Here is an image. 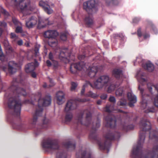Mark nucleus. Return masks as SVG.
Masks as SVG:
<instances>
[{"instance_id":"nucleus-56","label":"nucleus","mask_w":158,"mask_h":158,"mask_svg":"<svg viewBox=\"0 0 158 158\" xmlns=\"http://www.w3.org/2000/svg\"><path fill=\"white\" fill-rule=\"evenodd\" d=\"M49 59L51 60L52 62L54 60L53 56L51 52H50L49 54Z\"/></svg>"},{"instance_id":"nucleus-39","label":"nucleus","mask_w":158,"mask_h":158,"mask_svg":"<svg viewBox=\"0 0 158 158\" xmlns=\"http://www.w3.org/2000/svg\"><path fill=\"white\" fill-rule=\"evenodd\" d=\"M115 86L114 84L110 85L108 87L107 92L108 93H110L113 91L115 88Z\"/></svg>"},{"instance_id":"nucleus-32","label":"nucleus","mask_w":158,"mask_h":158,"mask_svg":"<svg viewBox=\"0 0 158 158\" xmlns=\"http://www.w3.org/2000/svg\"><path fill=\"white\" fill-rule=\"evenodd\" d=\"M56 158H66V155L63 152L59 151L56 154Z\"/></svg>"},{"instance_id":"nucleus-37","label":"nucleus","mask_w":158,"mask_h":158,"mask_svg":"<svg viewBox=\"0 0 158 158\" xmlns=\"http://www.w3.org/2000/svg\"><path fill=\"white\" fill-rule=\"evenodd\" d=\"M54 40L53 41H49L48 42L49 45L52 47H55L57 45V41L56 39H54Z\"/></svg>"},{"instance_id":"nucleus-58","label":"nucleus","mask_w":158,"mask_h":158,"mask_svg":"<svg viewBox=\"0 0 158 158\" xmlns=\"http://www.w3.org/2000/svg\"><path fill=\"white\" fill-rule=\"evenodd\" d=\"M143 36L144 39H146L149 37L150 35L148 33H145L143 34Z\"/></svg>"},{"instance_id":"nucleus-63","label":"nucleus","mask_w":158,"mask_h":158,"mask_svg":"<svg viewBox=\"0 0 158 158\" xmlns=\"http://www.w3.org/2000/svg\"><path fill=\"white\" fill-rule=\"evenodd\" d=\"M77 100L79 102H85L86 101H89V100L86 99H79Z\"/></svg>"},{"instance_id":"nucleus-61","label":"nucleus","mask_w":158,"mask_h":158,"mask_svg":"<svg viewBox=\"0 0 158 158\" xmlns=\"http://www.w3.org/2000/svg\"><path fill=\"white\" fill-rule=\"evenodd\" d=\"M121 125L123 127V128L124 129H127L128 127V124L127 123H122L121 124Z\"/></svg>"},{"instance_id":"nucleus-42","label":"nucleus","mask_w":158,"mask_h":158,"mask_svg":"<svg viewBox=\"0 0 158 158\" xmlns=\"http://www.w3.org/2000/svg\"><path fill=\"white\" fill-rule=\"evenodd\" d=\"M40 47V45L39 44L36 45L35 46V55L36 56H38L39 55V49Z\"/></svg>"},{"instance_id":"nucleus-28","label":"nucleus","mask_w":158,"mask_h":158,"mask_svg":"<svg viewBox=\"0 0 158 158\" xmlns=\"http://www.w3.org/2000/svg\"><path fill=\"white\" fill-rule=\"evenodd\" d=\"M85 22L89 26H91L94 23L92 18L90 16L85 18Z\"/></svg>"},{"instance_id":"nucleus-17","label":"nucleus","mask_w":158,"mask_h":158,"mask_svg":"<svg viewBox=\"0 0 158 158\" xmlns=\"http://www.w3.org/2000/svg\"><path fill=\"white\" fill-rule=\"evenodd\" d=\"M56 102L59 105L62 104L65 100L64 94L62 91H59L56 94Z\"/></svg>"},{"instance_id":"nucleus-52","label":"nucleus","mask_w":158,"mask_h":158,"mask_svg":"<svg viewBox=\"0 0 158 158\" xmlns=\"http://www.w3.org/2000/svg\"><path fill=\"white\" fill-rule=\"evenodd\" d=\"M12 125L14 128L18 129H20V127L22 126V124H20L18 125L15 124H12Z\"/></svg>"},{"instance_id":"nucleus-16","label":"nucleus","mask_w":158,"mask_h":158,"mask_svg":"<svg viewBox=\"0 0 158 158\" xmlns=\"http://www.w3.org/2000/svg\"><path fill=\"white\" fill-rule=\"evenodd\" d=\"M138 89L140 91V93L142 96V99L143 103H144L145 106H147V102L149 98H151V97L148 94H144V89L141 88L140 85L139 86Z\"/></svg>"},{"instance_id":"nucleus-38","label":"nucleus","mask_w":158,"mask_h":158,"mask_svg":"<svg viewBox=\"0 0 158 158\" xmlns=\"http://www.w3.org/2000/svg\"><path fill=\"white\" fill-rule=\"evenodd\" d=\"M105 111L107 112H110L114 110L113 109V106L111 105H108L106 106L104 110Z\"/></svg>"},{"instance_id":"nucleus-36","label":"nucleus","mask_w":158,"mask_h":158,"mask_svg":"<svg viewBox=\"0 0 158 158\" xmlns=\"http://www.w3.org/2000/svg\"><path fill=\"white\" fill-rule=\"evenodd\" d=\"M73 115L71 113L67 114L65 118V121L66 123L71 121Z\"/></svg>"},{"instance_id":"nucleus-54","label":"nucleus","mask_w":158,"mask_h":158,"mask_svg":"<svg viewBox=\"0 0 158 158\" xmlns=\"http://www.w3.org/2000/svg\"><path fill=\"white\" fill-rule=\"evenodd\" d=\"M96 136V134L95 131L94 132H91L89 135V138L91 139H94V136Z\"/></svg>"},{"instance_id":"nucleus-21","label":"nucleus","mask_w":158,"mask_h":158,"mask_svg":"<svg viewBox=\"0 0 158 158\" xmlns=\"http://www.w3.org/2000/svg\"><path fill=\"white\" fill-rule=\"evenodd\" d=\"M137 102L136 96L133 93L129 91V106L131 107H134V104Z\"/></svg>"},{"instance_id":"nucleus-48","label":"nucleus","mask_w":158,"mask_h":158,"mask_svg":"<svg viewBox=\"0 0 158 158\" xmlns=\"http://www.w3.org/2000/svg\"><path fill=\"white\" fill-rule=\"evenodd\" d=\"M109 101L114 103H115L116 102V100L115 97L113 96H110L109 98Z\"/></svg>"},{"instance_id":"nucleus-57","label":"nucleus","mask_w":158,"mask_h":158,"mask_svg":"<svg viewBox=\"0 0 158 158\" xmlns=\"http://www.w3.org/2000/svg\"><path fill=\"white\" fill-rule=\"evenodd\" d=\"M107 95L106 94H103L101 95L100 98L102 99H105L107 98Z\"/></svg>"},{"instance_id":"nucleus-35","label":"nucleus","mask_w":158,"mask_h":158,"mask_svg":"<svg viewBox=\"0 0 158 158\" xmlns=\"http://www.w3.org/2000/svg\"><path fill=\"white\" fill-rule=\"evenodd\" d=\"M10 37L12 40V41L15 43L19 38L18 36L16 35L14 33H10Z\"/></svg>"},{"instance_id":"nucleus-33","label":"nucleus","mask_w":158,"mask_h":158,"mask_svg":"<svg viewBox=\"0 0 158 158\" xmlns=\"http://www.w3.org/2000/svg\"><path fill=\"white\" fill-rule=\"evenodd\" d=\"M86 96L95 98H96L98 95L96 94L93 93L91 91H89L87 93Z\"/></svg>"},{"instance_id":"nucleus-43","label":"nucleus","mask_w":158,"mask_h":158,"mask_svg":"<svg viewBox=\"0 0 158 158\" xmlns=\"http://www.w3.org/2000/svg\"><path fill=\"white\" fill-rule=\"evenodd\" d=\"M12 21L13 23L15 25H19L21 24V23L19 22L17 19L13 17L12 18Z\"/></svg>"},{"instance_id":"nucleus-8","label":"nucleus","mask_w":158,"mask_h":158,"mask_svg":"<svg viewBox=\"0 0 158 158\" xmlns=\"http://www.w3.org/2000/svg\"><path fill=\"white\" fill-rule=\"evenodd\" d=\"M76 158H92L91 152L85 147L80 148L76 154Z\"/></svg>"},{"instance_id":"nucleus-59","label":"nucleus","mask_w":158,"mask_h":158,"mask_svg":"<svg viewBox=\"0 0 158 158\" xmlns=\"http://www.w3.org/2000/svg\"><path fill=\"white\" fill-rule=\"evenodd\" d=\"M49 80L50 83V84L49 85V86L51 87L55 85V83H54L53 81L50 78H49Z\"/></svg>"},{"instance_id":"nucleus-62","label":"nucleus","mask_w":158,"mask_h":158,"mask_svg":"<svg viewBox=\"0 0 158 158\" xmlns=\"http://www.w3.org/2000/svg\"><path fill=\"white\" fill-rule=\"evenodd\" d=\"M46 64L49 67H51L52 65V64L51 62L49 60H48L46 61Z\"/></svg>"},{"instance_id":"nucleus-12","label":"nucleus","mask_w":158,"mask_h":158,"mask_svg":"<svg viewBox=\"0 0 158 158\" xmlns=\"http://www.w3.org/2000/svg\"><path fill=\"white\" fill-rule=\"evenodd\" d=\"M25 21L26 26L29 28H31L36 24L38 19L35 17L32 16L27 19Z\"/></svg>"},{"instance_id":"nucleus-34","label":"nucleus","mask_w":158,"mask_h":158,"mask_svg":"<svg viewBox=\"0 0 158 158\" xmlns=\"http://www.w3.org/2000/svg\"><path fill=\"white\" fill-rule=\"evenodd\" d=\"M7 58L6 55H4L2 52H0V60L4 62L7 61Z\"/></svg>"},{"instance_id":"nucleus-10","label":"nucleus","mask_w":158,"mask_h":158,"mask_svg":"<svg viewBox=\"0 0 158 158\" xmlns=\"http://www.w3.org/2000/svg\"><path fill=\"white\" fill-rule=\"evenodd\" d=\"M83 7L89 13H91L94 10H95V2L94 0H90L84 2L83 3Z\"/></svg>"},{"instance_id":"nucleus-47","label":"nucleus","mask_w":158,"mask_h":158,"mask_svg":"<svg viewBox=\"0 0 158 158\" xmlns=\"http://www.w3.org/2000/svg\"><path fill=\"white\" fill-rule=\"evenodd\" d=\"M67 35L65 33H62L61 35L60 38L63 41H65L67 40Z\"/></svg>"},{"instance_id":"nucleus-64","label":"nucleus","mask_w":158,"mask_h":158,"mask_svg":"<svg viewBox=\"0 0 158 158\" xmlns=\"http://www.w3.org/2000/svg\"><path fill=\"white\" fill-rule=\"evenodd\" d=\"M134 127V126L133 125H129V130L133 129Z\"/></svg>"},{"instance_id":"nucleus-6","label":"nucleus","mask_w":158,"mask_h":158,"mask_svg":"<svg viewBox=\"0 0 158 158\" xmlns=\"http://www.w3.org/2000/svg\"><path fill=\"white\" fill-rule=\"evenodd\" d=\"M42 145L43 148L52 150L57 149L59 148L57 141L51 138L44 140L42 143Z\"/></svg>"},{"instance_id":"nucleus-27","label":"nucleus","mask_w":158,"mask_h":158,"mask_svg":"<svg viewBox=\"0 0 158 158\" xmlns=\"http://www.w3.org/2000/svg\"><path fill=\"white\" fill-rule=\"evenodd\" d=\"M115 94L117 96H124L125 91L123 88H120L116 90Z\"/></svg>"},{"instance_id":"nucleus-3","label":"nucleus","mask_w":158,"mask_h":158,"mask_svg":"<svg viewBox=\"0 0 158 158\" xmlns=\"http://www.w3.org/2000/svg\"><path fill=\"white\" fill-rule=\"evenodd\" d=\"M15 2L17 7L19 8L24 15L31 14L30 12L35 13L38 11L36 5L31 3L30 0H15Z\"/></svg>"},{"instance_id":"nucleus-23","label":"nucleus","mask_w":158,"mask_h":158,"mask_svg":"<svg viewBox=\"0 0 158 158\" xmlns=\"http://www.w3.org/2000/svg\"><path fill=\"white\" fill-rule=\"evenodd\" d=\"M52 24V23L50 22L48 18L42 20L40 18L39 19V25L42 27H44L47 25H49Z\"/></svg>"},{"instance_id":"nucleus-40","label":"nucleus","mask_w":158,"mask_h":158,"mask_svg":"<svg viewBox=\"0 0 158 158\" xmlns=\"http://www.w3.org/2000/svg\"><path fill=\"white\" fill-rule=\"evenodd\" d=\"M0 11L5 16H7L9 15L8 13L2 6H0Z\"/></svg>"},{"instance_id":"nucleus-18","label":"nucleus","mask_w":158,"mask_h":158,"mask_svg":"<svg viewBox=\"0 0 158 158\" xmlns=\"http://www.w3.org/2000/svg\"><path fill=\"white\" fill-rule=\"evenodd\" d=\"M105 119L106 122L105 124L106 127L111 128H114L115 127L116 121L115 119L109 117V116L106 117Z\"/></svg>"},{"instance_id":"nucleus-13","label":"nucleus","mask_w":158,"mask_h":158,"mask_svg":"<svg viewBox=\"0 0 158 158\" xmlns=\"http://www.w3.org/2000/svg\"><path fill=\"white\" fill-rule=\"evenodd\" d=\"M39 4L48 14H50L53 12V11L51 8L48 1L43 0L39 2Z\"/></svg>"},{"instance_id":"nucleus-30","label":"nucleus","mask_w":158,"mask_h":158,"mask_svg":"<svg viewBox=\"0 0 158 158\" xmlns=\"http://www.w3.org/2000/svg\"><path fill=\"white\" fill-rule=\"evenodd\" d=\"M148 27H150L152 30L155 34H156L158 33L157 29L152 22H149L148 23L147 28Z\"/></svg>"},{"instance_id":"nucleus-11","label":"nucleus","mask_w":158,"mask_h":158,"mask_svg":"<svg viewBox=\"0 0 158 158\" xmlns=\"http://www.w3.org/2000/svg\"><path fill=\"white\" fill-rule=\"evenodd\" d=\"M147 87L149 91L152 93V90L154 89L158 93V94L154 98V103L155 106L158 108V85H154L152 83H148L147 84Z\"/></svg>"},{"instance_id":"nucleus-2","label":"nucleus","mask_w":158,"mask_h":158,"mask_svg":"<svg viewBox=\"0 0 158 158\" xmlns=\"http://www.w3.org/2000/svg\"><path fill=\"white\" fill-rule=\"evenodd\" d=\"M51 97L50 95H47L44 98H40L38 101V106L33 114L31 124L34 126L36 124L38 117L42 115L43 108L42 107L49 105L51 103Z\"/></svg>"},{"instance_id":"nucleus-20","label":"nucleus","mask_w":158,"mask_h":158,"mask_svg":"<svg viewBox=\"0 0 158 158\" xmlns=\"http://www.w3.org/2000/svg\"><path fill=\"white\" fill-rule=\"evenodd\" d=\"M18 65L14 61H10L8 63V72L11 74L14 73L16 72V68Z\"/></svg>"},{"instance_id":"nucleus-26","label":"nucleus","mask_w":158,"mask_h":158,"mask_svg":"<svg viewBox=\"0 0 158 158\" xmlns=\"http://www.w3.org/2000/svg\"><path fill=\"white\" fill-rule=\"evenodd\" d=\"M6 44L4 46L6 49L9 52L12 53L13 54H16V53L14 51V49L11 47L9 44L8 42L7 41H5Z\"/></svg>"},{"instance_id":"nucleus-53","label":"nucleus","mask_w":158,"mask_h":158,"mask_svg":"<svg viewBox=\"0 0 158 158\" xmlns=\"http://www.w3.org/2000/svg\"><path fill=\"white\" fill-rule=\"evenodd\" d=\"M140 19L139 18H135L133 19V22L134 23H137L140 21Z\"/></svg>"},{"instance_id":"nucleus-15","label":"nucleus","mask_w":158,"mask_h":158,"mask_svg":"<svg viewBox=\"0 0 158 158\" xmlns=\"http://www.w3.org/2000/svg\"><path fill=\"white\" fill-rule=\"evenodd\" d=\"M58 33L55 30H49L45 31L44 34V36L49 39H56L58 36Z\"/></svg>"},{"instance_id":"nucleus-55","label":"nucleus","mask_w":158,"mask_h":158,"mask_svg":"<svg viewBox=\"0 0 158 158\" xmlns=\"http://www.w3.org/2000/svg\"><path fill=\"white\" fill-rule=\"evenodd\" d=\"M0 26L5 27L7 26V24L4 21H0Z\"/></svg>"},{"instance_id":"nucleus-41","label":"nucleus","mask_w":158,"mask_h":158,"mask_svg":"<svg viewBox=\"0 0 158 158\" xmlns=\"http://www.w3.org/2000/svg\"><path fill=\"white\" fill-rule=\"evenodd\" d=\"M105 137L106 139H112L114 138L113 134L110 132L108 133L105 136Z\"/></svg>"},{"instance_id":"nucleus-46","label":"nucleus","mask_w":158,"mask_h":158,"mask_svg":"<svg viewBox=\"0 0 158 158\" xmlns=\"http://www.w3.org/2000/svg\"><path fill=\"white\" fill-rule=\"evenodd\" d=\"M77 84L75 82H72L71 90L72 91H74L77 86Z\"/></svg>"},{"instance_id":"nucleus-29","label":"nucleus","mask_w":158,"mask_h":158,"mask_svg":"<svg viewBox=\"0 0 158 158\" xmlns=\"http://www.w3.org/2000/svg\"><path fill=\"white\" fill-rule=\"evenodd\" d=\"M64 146L67 148L70 149V150H74L76 147L75 144L72 143L70 142H68L64 144Z\"/></svg>"},{"instance_id":"nucleus-22","label":"nucleus","mask_w":158,"mask_h":158,"mask_svg":"<svg viewBox=\"0 0 158 158\" xmlns=\"http://www.w3.org/2000/svg\"><path fill=\"white\" fill-rule=\"evenodd\" d=\"M112 74L117 79L122 78L123 77H125L122 73L121 70L118 69H114L112 72Z\"/></svg>"},{"instance_id":"nucleus-1","label":"nucleus","mask_w":158,"mask_h":158,"mask_svg":"<svg viewBox=\"0 0 158 158\" xmlns=\"http://www.w3.org/2000/svg\"><path fill=\"white\" fill-rule=\"evenodd\" d=\"M17 81L16 79H14L10 88L13 92V96L11 94H9L8 93H6L5 97L6 98H9L8 106L9 108L14 109L13 115L15 116L19 117L22 103L19 98V95L25 96L26 95V93L25 90L18 87L17 85Z\"/></svg>"},{"instance_id":"nucleus-60","label":"nucleus","mask_w":158,"mask_h":158,"mask_svg":"<svg viewBox=\"0 0 158 158\" xmlns=\"http://www.w3.org/2000/svg\"><path fill=\"white\" fill-rule=\"evenodd\" d=\"M100 125V120L99 119H97V122L96 123V128L99 127Z\"/></svg>"},{"instance_id":"nucleus-14","label":"nucleus","mask_w":158,"mask_h":158,"mask_svg":"<svg viewBox=\"0 0 158 158\" xmlns=\"http://www.w3.org/2000/svg\"><path fill=\"white\" fill-rule=\"evenodd\" d=\"M39 65V63L36 60H35L34 63L32 62L29 63L25 66V71L27 73L31 72Z\"/></svg>"},{"instance_id":"nucleus-44","label":"nucleus","mask_w":158,"mask_h":158,"mask_svg":"<svg viewBox=\"0 0 158 158\" xmlns=\"http://www.w3.org/2000/svg\"><path fill=\"white\" fill-rule=\"evenodd\" d=\"M155 111L156 110L153 108H149L145 111V112L146 113H148L150 112L154 113Z\"/></svg>"},{"instance_id":"nucleus-50","label":"nucleus","mask_w":158,"mask_h":158,"mask_svg":"<svg viewBox=\"0 0 158 158\" xmlns=\"http://www.w3.org/2000/svg\"><path fill=\"white\" fill-rule=\"evenodd\" d=\"M52 65L54 69H56L58 66V63L56 61L54 60L52 62Z\"/></svg>"},{"instance_id":"nucleus-24","label":"nucleus","mask_w":158,"mask_h":158,"mask_svg":"<svg viewBox=\"0 0 158 158\" xmlns=\"http://www.w3.org/2000/svg\"><path fill=\"white\" fill-rule=\"evenodd\" d=\"M98 144L100 148L101 149H108V148L110 145V143L107 141H106L103 143L102 141H99Z\"/></svg>"},{"instance_id":"nucleus-49","label":"nucleus","mask_w":158,"mask_h":158,"mask_svg":"<svg viewBox=\"0 0 158 158\" xmlns=\"http://www.w3.org/2000/svg\"><path fill=\"white\" fill-rule=\"evenodd\" d=\"M16 43L19 45L22 46L23 44V41L22 40L19 38L15 42Z\"/></svg>"},{"instance_id":"nucleus-5","label":"nucleus","mask_w":158,"mask_h":158,"mask_svg":"<svg viewBox=\"0 0 158 158\" xmlns=\"http://www.w3.org/2000/svg\"><path fill=\"white\" fill-rule=\"evenodd\" d=\"M110 81V78L109 76L107 75H101L94 82V87L98 89H106L109 85Z\"/></svg>"},{"instance_id":"nucleus-4","label":"nucleus","mask_w":158,"mask_h":158,"mask_svg":"<svg viewBox=\"0 0 158 158\" xmlns=\"http://www.w3.org/2000/svg\"><path fill=\"white\" fill-rule=\"evenodd\" d=\"M74 68L76 70H79L86 71V73L88 74L89 76L92 78L94 77L99 69L97 66L89 67L87 69V67L85 65L84 62L81 61L78 63H76L72 64L70 66V69L71 72L73 73L74 72L72 70V68Z\"/></svg>"},{"instance_id":"nucleus-9","label":"nucleus","mask_w":158,"mask_h":158,"mask_svg":"<svg viewBox=\"0 0 158 158\" xmlns=\"http://www.w3.org/2000/svg\"><path fill=\"white\" fill-rule=\"evenodd\" d=\"M84 114H85L86 116V122L85 123H83L82 121L83 117V114H81L79 115L78 117V121L81 124L85 125L86 126H88L91 123V114L90 112L88 110H86L84 111Z\"/></svg>"},{"instance_id":"nucleus-51","label":"nucleus","mask_w":158,"mask_h":158,"mask_svg":"<svg viewBox=\"0 0 158 158\" xmlns=\"http://www.w3.org/2000/svg\"><path fill=\"white\" fill-rule=\"evenodd\" d=\"M137 35L139 37H141L142 36L141 29V28H139L137 30Z\"/></svg>"},{"instance_id":"nucleus-7","label":"nucleus","mask_w":158,"mask_h":158,"mask_svg":"<svg viewBox=\"0 0 158 158\" xmlns=\"http://www.w3.org/2000/svg\"><path fill=\"white\" fill-rule=\"evenodd\" d=\"M58 51L60 52L59 57L60 60L64 61L65 63L69 62V60L67 59V57L70 56V51L67 48L61 49L57 47L56 50V52H58Z\"/></svg>"},{"instance_id":"nucleus-19","label":"nucleus","mask_w":158,"mask_h":158,"mask_svg":"<svg viewBox=\"0 0 158 158\" xmlns=\"http://www.w3.org/2000/svg\"><path fill=\"white\" fill-rule=\"evenodd\" d=\"M75 101L71 100L68 101L65 108V111L68 112L69 111L74 109L76 107V105L74 103Z\"/></svg>"},{"instance_id":"nucleus-25","label":"nucleus","mask_w":158,"mask_h":158,"mask_svg":"<svg viewBox=\"0 0 158 158\" xmlns=\"http://www.w3.org/2000/svg\"><path fill=\"white\" fill-rule=\"evenodd\" d=\"M144 68L149 72H152L154 69V67L153 64L150 62L146 63L144 65Z\"/></svg>"},{"instance_id":"nucleus-45","label":"nucleus","mask_w":158,"mask_h":158,"mask_svg":"<svg viewBox=\"0 0 158 158\" xmlns=\"http://www.w3.org/2000/svg\"><path fill=\"white\" fill-rule=\"evenodd\" d=\"M23 29L21 27L17 26L15 30V31L17 33H21L22 32Z\"/></svg>"},{"instance_id":"nucleus-31","label":"nucleus","mask_w":158,"mask_h":158,"mask_svg":"<svg viewBox=\"0 0 158 158\" xmlns=\"http://www.w3.org/2000/svg\"><path fill=\"white\" fill-rule=\"evenodd\" d=\"M127 104L126 100L124 98H121L120 100L117 103L118 106H125Z\"/></svg>"}]
</instances>
